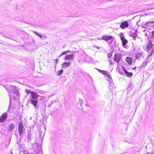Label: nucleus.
<instances>
[{
	"label": "nucleus",
	"instance_id": "nucleus-1",
	"mask_svg": "<svg viewBox=\"0 0 154 154\" xmlns=\"http://www.w3.org/2000/svg\"><path fill=\"white\" fill-rule=\"evenodd\" d=\"M31 93L32 98L31 99L30 103L33 105L35 108H37L38 100L36 99L39 97V95L34 92L32 91Z\"/></svg>",
	"mask_w": 154,
	"mask_h": 154
},
{
	"label": "nucleus",
	"instance_id": "nucleus-3",
	"mask_svg": "<svg viewBox=\"0 0 154 154\" xmlns=\"http://www.w3.org/2000/svg\"><path fill=\"white\" fill-rule=\"evenodd\" d=\"M122 59V54L119 53H117L115 54L113 60L115 62L119 64Z\"/></svg>",
	"mask_w": 154,
	"mask_h": 154
},
{
	"label": "nucleus",
	"instance_id": "nucleus-11",
	"mask_svg": "<svg viewBox=\"0 0 154 154\" xmlns=\"http://www.w3.org/2000/svg\"><path fill=\"white\" fill-rule=\"evenodd\" d=\"M128 26V24L126 21L122 22L120 26V28L122 29H124L127 27Z\"/></svg>",
	"mask_w": 154,
	"mask_h": 154
},
{
	"label": "nucleus",
	"instance_id": "nucleus-12",
	"mask_svg": "<svg viewBox=\"0 0 154 154\" xmlns=\"http://www.w3.org/2000/svg\"><path fill=\"white\" fill-rule=\"evenodd\" d=\"M123 70L124 71V73H125V75L128 77H131L133 74L132 72H128L127 70L125 69V68L124 67H122Z\"/></svg>",
	"mask_w": 154,
	"mask_h": 154
},
{
	"label": "nucleus",
	"instance_id": "nucleus-18",
	"mask_svg": "<svg viewBox=\"0 0 154 154\" xmlns=\"http://www.w3.org/2000/svg\"><path fill=\"white\" fill-rule=\"evenodd\" d=\"M70 51H66L63 52H62L61 55H59V56H61L63 55H65L67 53H70Z\"/></svg>",
	"mask_w": 154,
	"mask_h": 154
},
{
	"label": "nucleus",
	"instance_id": "nucleus-23",
	"mask_svg": "<svg viewBox=\"0 0 154 154\" xmlns=\"http://www.w3.org/2000/svg\"><path fill=\"white\" fill-rule=\"evenodd\" d=\"M152 37H154V31H153L152 32Z\"/></svg>",
	"mask_w": 154,
	"mask_h": 154
},
{
	"label": "nucleus",
	"instance_id": "nucleus-22",
	"mask_svg": "<svg viewBox=\"0 0 154 154\" xmlns=\"http://www.w3.org/2000/svg\"><path fill=\"white\" fill-rule=\"evenodd\" d=\"M26 91L28 94L30 92V91L28 89H26Z\"/></svg>",
	"mask_w": 154,
	"mask_h": 154
},
{
	"label": "nucleus",
	"instance_id": "nucleus-16",
	"mask_svg": "<svg viewBox=\"0 0 154 154\" xmlns=\"http://www.w3.org/2000/svg\"><path fill=\"white\" fill-rule=\"evenodd\" d=\"M142 56V53H138L137 54L135 55V59L136 60H138L141 58Z\"/></svg>",
	"mask_w": 154,
	"mask_h": 154
},
{
	"label": "nucleus",
	"instance_id": "nucleus-20",
	"mask_svg": "<svg viewBox=\"0 0 154 154\" xmlns=\"http://www.w3.org/2000/svg\"><path fill=\"white\" fill-rule=\"evenodd\" d=\"M137 34H136L135 33H134L132 34V37L133 38H134V39L135 40L136 38L137 37Z\"/></svg>",
	"mask_w": 154,
	"mask_h": 154
},
{
	"label": "nucleus",
	"instance_id": "nucleus-14",
	"mask_svg": "<svg viewBox=\"0 0 154 154\" xmlns=\"http://www.w3.org/2000/svg\"><path fill=\"white\" fill-rule=\"evenodd\" d=\"M70 64V63L69 62H65L63 63L62 64V67L63 68H66L68 67Z\"/></svg>",
	"mask_w": 154,
	"mask_h": 154
},
{
	"label": "nucleus",
	"instance_id": "nucleus-21",
	"mask_svg": "<svg viewBox=\"0 0 154 154\" xmlns=\"http://www.w3.org/2000/svg\"><path fill=\"white\" fill-rule=\"evenodd\" d=\"M112 52H110L108 54L107 57L108 58H110L112 55Z\"/></svg>",
	"mask_w": 154,
	"mask_h": 154
},
{
	"label": "nucleus",
	"instance_id": "nucleus-13",
	"mask_svg": "<svg viewBox=\"0 0 154 154\" xmlns=\"http://www.w3.org/2000/svg\"><path fill=\"white\" fill-rule=\"evenodd\" d=\"M125 61L129 65H131L132 63V59L130 57H127L125 58Z\"/></svg>",
	"mask_w": 154,
	"mask_h": 154
},
{
	"label": "nucleus",
	"instance_id": "nucleus-5",
	"mask_svg": "<svg viewBox=\"0 0 154 154\" xmlns=\"http://www.w3.org/2000/svg\"><path fill=\"white\" fill-rule=\"evenodd\" d=\"M146 51L148 52L151 51V54L153 53V50L152 49V42L149 41V42L147 44L146 46Z\"/></svg>",
	"mask_w": 154,
	"mask_h": 154
},
{
	"label": "nucleus",
	"instance_id": "nucleus-17",
	"mask_svg": "<svg viewBox=\"0 0 154 154\" xmlns=\"http://www.w3.org/2000/svg\"><path fill=\"white\" fill-rule=\"evenodd\" d=\"M63 72V70H60L58 71L57 72V76L60 75L62 74Z\"/></svg>",
	"mask_w": 154,
	"mask_h": 154
},
{
	"label": "nucleus",
	"instance_id": "nucleus-4",
	"mask_svg": "<svg viewBox=\"0 0 154 154\" xmlns=\"http://www.w3.org/2000/svg\"><path fill=\"white\" fill-rule=\"evenodd\" d=\"M119 36L122 42V46H125L128 43V40L125 38L124 36L123 33H120L119 34Z\"/></svg>",
	"mask_w": 154,
	"mask_h": 154
},
{
	"label": "nucleus",
	"instance_id": "nucleus-9",
	"mask_svg": "<svg viewBox=\"0 0 154 154\" xmlns=\"http://www.w3.org/2000/svg\"><path fill=\"white\" fill-rule=\"evenodd\" d=\"M74 55L73 54H71L69 55H66L64 58V60H73L74 58Z\"/></svg>",
	"mask_w": 154,
	"mask_h": 154
},
{
	"label": "nucleus",
	"instance_id": "nucleus-27",
	"mask_svg": "<svg viewBox=\"0 0 154 154\" xmlns=\"http://www.w3.org/2000/svg\"><path fill=\"white\" fill-rule=\"evenodd\" d=\"M96 48H97V49H100V47H97V46L96 47Z\"/></svg>",
	"mask_w": 154,
	"mask_h": 154
},
{
	"label": "nucleus",
	"instance_id": "nucleus-25",
	"mask_svg": "<svg viewBox=\"0 0 154 154\" xmlns=\"http://www.w3.org/2000/svg\"><path fill=\"white\" fill-rule=\"evenodd\" d=\"M136 68H137V67L136 66H135L134 67L132 68V69H133V70H134V69H136Z\"/></svg>",
	"mask_w": 154,
	"mask_h": 154
},
{
	"label": "nucleus",
	"instance_id": "nucleus-10",
	"mask_svg": "<svg viewBox=\"0 0 154 154\" xmlns=\"http://www.w3.org/2000/svg\"><path fill=\"white\" fill-rule=\"evenodd\" d=\"M113 37L111 35H103L101 37V39L107 42L108 40L112 39Z\"/></svg>",
	"mask_w": 154,
	"mask_h": 154
},
{
	"label": "nucleus",
	"instance_id": "nucleus-2",
	"mask_svg": "<svg viewBox=\"0 0 154 154\" xmlns=\"http://www.w3.org/2000/svg\"><path fill=\"white\" fill-rule=\"evenodd\" d=\"M6 89L8 91L10 94H12V93L15 94L18 96H19V93L18 90L16 89V87H7Z\"/></svg>",
	"mask_w": 154,
	"mask_h": 154
},
{
	"label": "nucleus",
	"instance_id": "nucleus-7",
	"mask_svg": "<svg viewBox=\"0 0 154 154\" xmlns=\"http://www.w3.org/2000/svg\"><path fill=\"white\" fill-rule=\"evenodd\" d=\"M24 128V127L23 124L20 122L18 124V130L20 136L22 134Z\"/></svg>",
	"mask_w": 154,
	"mask_h": 154
},
{
	"label": "nucleus",
	"instance_id": "nucleus-24",
	"mask_svg": "<svg viewBox=\"0 0 154 154\" xmlns=\"http://www.w3.org/2000/svg\"><path fill=\"white\" fill-rule=\"evenodd\" d=\"M33 32L36 35H38L39 34L37 32L34 31Z\"/></svg>",
	"mask_w": 154,
	"mask_h": 154
},
{
	"label": "nucleus",
	"instance_id": "nucleus-28",
	"mask_svg": "<svg viewBox=\"0 0 154 154\" xmlns=\"http://www.w3.org/2000/svg\"><path fill=\"white\" fill-rule=\"evenodd\" d=\"M57 61H56L57 62Z\"/></svg>",
	"mask_w": 154,
	"mask_h": 154
},
{
	"label": "nucleus",
	"instance_id": "nucleus-26",
	"mask_svg": "<svg viewBox=\"0 0 154 154\" xmlns=\"http://www.w3.org/2000/svg\"><path fill=\"white\" fill-rule=\"evenodd\" d=\"M38 36L39 37H40V38H42V35H40V34H38Z\"/></svg>",
	"mask_w": 154,
	"mask_h": 154
},
{
	"label": "nucleus",
	"instance_id": "nucleus-19",
	"mask_svg": "<svg viewBox=\"0 0 154 154\" xmlns=\"http://www.w3.org/2000/svg\"><path fill=\"white\" fill-rule=\"evenodd\" d=\"M154 22H147L146 23V26H151L152 24Z\"/></svg>",
	"mask_w": 154,
	"mask_h": 154
},
{
	"label": "nucleus",
	"instance_id": "nucleus-15",
	"mask_svg": "<svg viewBox=\"0 0 154 154\" xmlns=\"http://www.w3.org/2000/svg\"><path fill=\"white\" fill-rule=\"evenodd\" d=\"M14 128V125L12 123H11L9 124L8 127V130L9 131H12Z\"/></svg>",
	"mask_w": 154,
	"mask_h": 154
},
{
	"label": "nucleus",
	"instance_id": "nucleus-6",
	"mask_svg": "<svg viewBox=\"0 0 154 154\" xmlns=\"http://www.w3.org/2000/svg\"><path fill=\"white\" fill-rule=\"evenodd\" d=\"M7 114L5 112L3 113L0 118V123L4 122L6 120L7 118Z\"/></svg>",
	"mask_w": 154,
	"mask_h": 154
},
{
	"label": "nucleus",
	"instance_id": "nucleus-8",
	"mask_svg": "<svg viewBox=\"0 0 154 154\" xmlns=\"http://www.w3.org/2000/svg\"><path fill=\"white\" fill-rule=\"evenodd\" d=\"M97 70L101 74L103 75H106V76L109 79H111V76L105 70H103L97 69Z\"/></svg>",
	"mask_w": 154,
	"mask_h": 154
}]
</instances>
